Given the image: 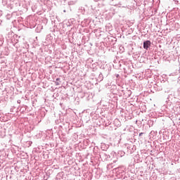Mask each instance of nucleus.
<instances>
[{
    "instance_id": "f257e3e1",
    "label": "nucleus",
    "mask_w": 180,
    "mask_h": 180,
    "mask_svg": "<svg viewBox=\"0 0 180 180\" xmlns=\"http://www.w3.org/2000/svg\"><path fill=\"white\" fill-rule=\"evenodd\" d=\"M150 46H151V41H146L145 42H143V49H145L146 50H147L148 47H150Z\"/></svg>"
},
{
    "instance_id": "f03ea898",
    "label": "nucleus",
    "mask_w": 180,
    "mask_h": 180,
    "mask_svg": "<svg viewBox=\"0 0 180 180\" xmlns=\"http://www.w3.org/2000/svg\"><path fill=\"white\" fill-rule=\"evenodd\" d=\"M56 85H60V83H58V82H56Z\"/></svg>"
},
{
    "instance_id": "20e7f679",
    "label": "nucleus",
    "mask_w": 180,
    "mask_h": 180,
    "mask_svg": "<svg viewBox=\"0 0 180 180\" xmlns=\"http://www.w3.org/2000/svg\"><path fill=\"white\" fill-rule=\"evenodd\" d=\"M56 81H60V78H57V79H56Z\"/></svg>"
},
{
    "instance_id": "7ed1b4c3",
    "label": "nucleus",
    "mask_w": 180,
    "mask_h": 180,
    "mask_svg": "<svg viewBox=\"0 0 180 180\" xmlns=\"http://www.w3.org/2000/svg\"><path fill=\"white\" fill-rule=\"evenodd\" d=\"M139 136H143V132L140 133Z\"/></svg>"
}]
</instances>
